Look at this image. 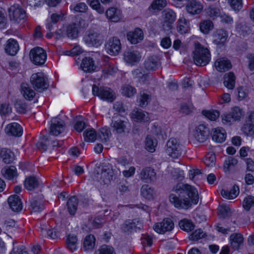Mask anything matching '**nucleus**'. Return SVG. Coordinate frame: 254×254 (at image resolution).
Returning <instances> with one entry per match:
<instances>
[{"mask_svg":"<svg viewBox=\"0 0 254 254\" xmlns=\"http://www.w3.org/2000/svg\"><path fill=\"white\" fill-rule=\"evenodd\" d=\"M39 182L35 177H29L27 178L24 182L25 188L29 190H32L38 187Z\"/></svg>","mask_w":254,"mask_h":254,"instance_id":"42","label":"nucleus"},{"mask_svg":"<svg viewBox=\"0 0 254 254\" xmlns=\"http://www.w3.org/2000/svg\"><path fill=\"white\" fill-rule=\"evenodd\" d=\"M92 93L94 96H98L101 99L112 102L115 99V93L107 87H98L96 85L92 86Z\"/></svg>","mask_w":254,"mask_h":254,"instance_id":"6","label":"nucleus"},{"mask_svg":"<svg viewBox=\"0 0 254 254\" xmlns=\"http://www.w3.org/2000/svg\"><path fill=\"white\" fill-rule=\"evenodd\" d=\"M95 238L93 235H89L87 236L83 241V249L85 251L92 250L94 247Z\"/></svg>","mask_w":254,"mask_h":254,"instance_id":"41","label":"nucleus"},{"mask_svg":"<svg viewBox=\"0 0 254 254\" xmlns=\"http://www.w3.org/2000/svg\"><path fill=\"white\" fill-rule=\"evenodd\" d=\"M42 234L44 236H48L53 239L58 237V234L53 229L47 230L44 228H41Z\"/></svg>","mask_w":254,"mask_h":254,"instance_id":"60","label":"nucleus"},{"mask_svg":"<svg viewBox=\"0 0 254 254\" xmlns=\"http://www.w3.org/2000/svg\"><path fill=\"white\" fill-rule=\"evenodd\" d=\"M221 195L224 198L227 199H234L236 198L239 193V188L238 186L234 185L230 190H222Z\"/></svg>","mask_w":254,"mask_h":254,"instance_id":"39","label":"nucleus"},{"mask_svg":"<svg viewBox=\"0 0 254 254\" xmlns=\"http://www.w3.org/2000/svg\"><path fill=\"white\" fill-rule=\"evenodd\" d=\"M141 195L145 198L150 199L153 197L154 190L148 185H144L141 189Z\"/></svg>","mask_w":254,"mask_h":254,"instance_id":"46","label":"nucleus"},{"mask_svg":"<svg viewBox=\"0 0 254 254\" xmlns=\"http://www.w3.org/2000/svg\"><path fill=\"white\" fill-rule=\"evenodd\" d=\"M0 158L5 164L11 163L14 159L13 153L6 148L0 149Z\"/></svg>","mask_w":254,"mask_h":254,"instance_id":"33","label":"nucleus"},{"mask_svg":"<svg viewBox=\"0 0 254 254\" xmlns=\"http://www.w3.org/2000/svg\"><path fill=\"white\" fill-rule=\"evenodd\" d=\"M4 131L8 136L19 137L22 134L23 129L19 124L12 123L8 124L5 127Z\"/></svg>","mask_w":254,"mask_h":254,"instance_id":"14","label":"nucleus"},{"mask_svg":"<svg viewBox=\"0 0 254 254\" xmlns=\"http://www.w3.org/2000/svg\"><path fill=\"white\" fill-rule=\"evenodd\" d=\"M186 9L187 11L192 15L198 14L201 12L202 6L200 2L192 1L187 4Z\"/></svg>","mask_w":254,"mask_h":254,"instance_id":"29","label":"nucleus"},{"mask_svg":"<svg viewBox=\"0 0 254 254\" xmlns=\"http://www.w3.org/2000/svg\"><path fill=\"white\" fill-rule=\"evenodd\" d=\"M30 58L31 62L37 65H43L47 59V54L42 48L37 47L30 52Z\"/></svg>","mask_w":254,"mask_h":254,"instance_id":"7","label":"nucleus"},{"mask_svg":"<svg viewBox=\"0 0 254 254\" xmlns=\"http://www.w3.org/2000/svg\"><path fill=\"white\" fill-rule=\"evenodd\" d=\"M10 208L14 212H19L22 209V204L19 197L16 195L10 196L8 198Z\"/></svg>","mask_w":254,"mask_h":254,"instance_id":"22","label":"nucleus"},{"mask_svg":"<svg viewBox=\"0 0 254 254\" xmlns=\"http://www.w3.org/2000/svg\"><path fill=\"white\" fill-rule=\"evenodd\" d=\"M1 172L2 176L8 180L13 179L17 176L16 169L13 166L3 168Z\"/></svg>","mask_w":254,"mask_h":254,"instance_id":"36","label":"nucleus"},{"mask_svg":"<svg viewBox=\"0 0 254 254\" xmlns=\"http://www.w3.org/2000/svg\"><path fill=\"white\" fill-rule=\"evenodd\" d=\"M163 26L165 25L169 29L171 28V25L174 23L176 19V15L174 11L170 9H165L162 11Z\"/></svg>","mask_w":254,"mask_h":254,"instance_id":"15","label":"nucleus"},{"mask_svg":"<svg viewBox=\"0 0 254 254\" xmlns=\"http://www.w3.org/2000/svg\"><path fill=\"white\" fill-rule=\"evenodd\" d=\"M235 76L233 73L229 72L224 76V85L229 89H232L235 86Z\"/></svg>","mask_w":254,"mask_h":254,"instance_id":"43","label":"nucleus"},{"mask_svg":"<svg viewBox=\"0 0 254 254\" xmlns=\"http://www.w3.org/2000/svg\"><path fill=\"white\" fill-rule=\"evenodd\" d=\"M144 66L147 70L152 71L157 69L160 66L158 57L153 55L147 57L144 62Z\"/></svg>","mask_w":254,"mask_h":254,"instance_id":"20","label":"nucleus"},{"mask_svg":"<svg viewBox=\"0 0 254 254\" xmlns=\"http://www.w3.org/2000/svg\"><path fill=\"white\" fill-rule=\"evenodd\" d=\"M63 141H57L56 139H52L50 136L44 137V140L40 144V148L42 149L44 151H46L48 146H51L53 149L56 147L62 146Z\"/></svg>","mask_w":254,"mask_h":254,"instance_id":"19","label":"nucleus"},{"mask_svg":"<svg viewBox=\"0 0 254 254\" xmlns=\"http://www.w3.org/2000/svg\"><path fill=\"white\" fill-rule=\"evenodd\" d=\"M253 206H254V196H248L244 199L243 207L246 210H250Z\"/></svg>","mask_w":254,"mask_h":254,"instance_id":"62","label":"nucleus"},{"mask_svg":"<svg viewBox=\"0 0 254 254\" xmlns=\"http://www.w3.org/2000/svg\"><path fill=\"white\" fill-rule=\"evenodd\" d=\"M238 160L232 157H228L224 162V170L225 172H229L237 164Z\"/></svg>","mask_w":254,"mask_h":254,"instance_id":"49","label":"nucleus"},{"mask_svg":"<svg viewBox=\"0 0 254 254\" xmlns=\"http://www.w3.org/2000/svg\"><path fill=\"white\" fill-rule=\"evenodd\" d=\"M139 177L142 181L149 183L156 179V173L153 168L145 167L140 171Z\"/></svg>","mask_w":254,"mask_h":254,"instance_id":"12","label":"nucleus"},{"mask_svg":"<svg viewBox=\"0 0 254 254\" xmlns=\"http://www.w3.org/2000/svg\"><path fill=\"white\" fill-rule=\"evenodd\" d=\"M67 36L71 39H75L78 36L79 30L78 26L75 23H72L67 26L66 28Z\"/></svg>","mask_w":254,"mask_h":254,"instance_id":"38","label":"nucleus"},{"mask_svg":"<svg viewBox=\"0 0 254 254\" xmlns=\"http://www.w3.org/2000/svg\"><path fill=\"white\" fill-rule=\"evenodd\" d=\"M177 31L181 34H186L190 30L189 22L185 17H180L178 21Z\"/></svg>","mask_w":254,"mask_h":254,"instance_id":"34","label":"nucleus"},{"mask_svg":"<svg viewBox=\"0 0 254 254\" xmlns=\"http://www.w3.org/2000/svg\"><path fill=\"white\" fill-rule=\"evenodd\" d=\"M242 130L247 136L253 135L254 134V124L246 120L242 128Z\"/></svg>","mask_w":254,"mask_h":254,"instance_id":"48","label":"nucleus"},{"mask_svg":"<svg viewBox=\"0 0 254 254\" xmlns=\"http://www.w3.org/2000/svg\"><path fill=\"white\" fill-rule=\"evenodd\" d=\"M179 224L181 229L188 232L192 231L194 228L192 222L188 219L181 220Z\"/></svg>","mask_w":254,"mask_h":254,"instance_id":"50","label":"nucleus"},{"mask_svg":"<svg viewBox=\"0 0 254 254\" xmlns=\"http://www.w3.org/2000/svg\"><path fill=\"white\" fill-rule=\"evenodd\" d=\"M143 227L142 223L137 219L128 220L125 222L122 229L125 232L131 233L140 230Z\"/></svg>","mask_w":254,"mask_h":254,"instance_id":"13","label":"nucleus"},{"mask_svg":"<svg viewBox=\"0 0 254 254\" xmlns=\"http://www.w3.org/2000/svg\"><path fill=\"white\" fill-rule=\"evenodd\" d=\"M182 146L178 139L171 138L167 142L166 152L173 158H178L182 153Z\"/></svg>","mask_w":254,"mask_h":254,"instance_id":"4","label":"nucleus"},{"mask_svg":"<svg viewBox=\"0 0 254 254\" xmlns=\"http://www.w3.org/2000/svg\"><path fill=\"white\" fill-rule=\"evenodd\" d=\"M141 56L139 52L137 51H127L124 54V59L125 61L131 64L140 61Z\"/></svg>","mask_w":254,"mask_h":254,"instance_id":"18","label":"nucleus"},{"mask_svg":"<svg viewBox=\"0 0 254 254\" xmlns=\"http://www.w3.org/2000/svg\"><path fill=\"white\" fill-rule=\"evenodd\" d=\"M151 132L157 136H161L162 138L164 137V136H166L165 129L158 124H154L152 125Z\"/></svg>","mask_w":254,"mask_h":254,"instance_id":"56","label":"nucleus"},{"mask_svg":"<svg viewBox=\"0 0 254 254\" xmlns=\"http://www.w3.org/2000/svg\"><path fill=\"white\" fill-rule=\"evenodd\" d=\"M216 157L214 154H208L204 158L203 162L208 167H212L215 164Z\"/></svg>","mask_w":254,"mask_h":254,"instance_id":"59","label":"nucleus"},{"mask_svg":"<svg viewBox=\"0 0 254 254\" xmlns=\"http://www.w3.org/2000/svg\"><path fill=\"white\" fill-rule=\"evenodd\" d=\"M236 121H240L243 115V111L238 107H235L230 113Z\"/></svg>","mask_w":254,"mask_h":254,"instance_id":"61","label":"nucleus"},{"mask_svg":"<svg viewBox=\"0 0 254 254\" xmlns=\"http://www.w3.org/2000/svg\"><path fill=\"white\" fill-rule=\"evenodd\" d=\"M231 246L234 250H238L243 245L244 238L239 233L232 234L230 237Z\"/></svg>","mask_w":254,"mask_h":254,"instance_id":"26","label":"nucleus"},{"mask_svg":"<svg viewBox=\"0 0 254 254\" xmlns=\"http://www.w3.org/2000/svg\"><path fill=\"white\" fill-rule=\"evenodd\" d=\"M167 4L166 0H154L149 9L151 10H160Z\"/></svg>","mask_w":254,"mask_h":254,"instance_id":"52","label":"nucleus"},{"mask_svg":"<svg viewBox=\"0 0 254 254\" xmlns=\"http://www.w3.org/2000/svg\"><path fill=\"white\" fill-rule=\"evenodd\" d=\"M96 254H116L114 248L110 246L103 245L95 252Z\"/></svg>","mask_w":254,"mask_h":254,"instance_id":"55","label":"nucleus"},{"mask_svg":"<svg viewBox=\"0 0 254 254\" xmlns=\"http://www.w3.org/2000/svg\"><path fill=\"white\" fill-rule=\"evenodd\" d=\"M199 29L200 31L204 34H207L214 28V24L210 20H204L199 23Z\"/></svg>","mask_w":254,"mask_h":254,"instance_id":"40","label":"nucleus"},{"mask_svg":"<svg viewBox=\"0 0 254 254\" xmlns=\"http://www.w3.org/2000/svg\"><path fill=\"white\" fill-rule=\"evenodd\" d=\"M30 82L35 90L40 92L49 87L48 79L43 72L33 73L30 77Z\"/></svg>","mask_w":254,"mask_h":254,"instance_id":"3","label":"nucleus"},{"mask_svg":"<svg viewBox=\"0 0 254 254\" xmlns=\"http://www.w3.org/2000/svg\"><path fill=\"white\" fill-rule=\"evenodd\" d=\"M9 16L11 20L15 22L24 19L26 17V12L18 4H14L8 9Z\"/></svg>","mask_w":254,"mask_h":254,"instance_id":"9","label":"nucleus"},{"mask_svg":"<svg viewBox=\"0 0 254 254\" xmlns=\"http://www.w3.org/2000/svg\"><path fill=\"white\" fill-rule=\"evenodd\" d=\"M214 65L216 69L220 72H224L232 67L231 62L225 58L217 59Z\"/></svg>","mask_w":254,"mask_h":254,"instance_id":"25","label":"nucleus"},{"mask_svg":"<svg viewBox=\"0 0 254 254\" xmlns=\"http://www.w3.org/2000/svg\"><path fill=\"white\" fill-rule=\"evenodd\" d=\"M83 136L85 141L94 142L97 137V134L95 129L91 128L84 131Z\"/></svg>","mask_w":254,"mask_h":254,"instance_id":"51","label":"nucleus"},{"mask_svg":"<svg viewBox=\"0 0 254 254\" xmlns=\"http://www.w3.org/2000/svg\"><path fill=\"white\" fill-rule=\"evenodd\" d=\"M122 93L127 97H130L135 94L136 89L132 86L126 84L122 86Z\"/></svg>","mask_w":254,"mask_h":254,"instance_id":"54","label":"nucleus"},{"mask_svg":"<svg viewBox=\"0 0 254 254\" xmlns=\"http://www.w3.org/2000/svg\"><path fill=\"white\" fill-rule=\"evenodd\" d=\"M78 200L75 196L70 197L66 203L67 210L71 215H74L77 210Z\"/></svg>","mask_w":254,"mask_h":254,"instance_id":"37","label":"nucleus"},{"mask_svg":"<svg viewBox=\"0 0 254 254\" xmlns=\"http://www.w3.org/2000/svg\"><path fill=\"white\" fill-rule=\"evenodd\" d=\"M213 43L216 45H223L226 42L228 34L225 30L218 29L212 34Z\"/></svg>","mask_w":254,"mask_h":254,"instance_id":"16","label":"nucleus"},{"mask_svg":"<svg viewBox=\"0 0 254 254\" xmlns=\"http://www.w3.org/2000/svg\"><path fill=\"white\" fill-rule=\"evenodd\" d=\"M112 171L108 169V170L103 168L101 172V178H103V181L105 184L107 183L108 181H110L112 174Z\"/></svg>","mask_w":254,"mask_h":254,"instance_id":"63","label":"nucleus"},{"mask_svg":"<svg viewBox=\"0 0 254 254\" xmlns=\"http://www.w3.org/2000/svg\"><path fill=\"white\" fill-rule=\"evenodd\" d=\"M77 239L76 236L69 235L67 238L66 244L67 248L71 252H73L77 249Z\"/></svg>","mask_w":254,"mask_h":254,"instance_id":"45","label":"nucleus"},{"mask_svg":"<svg viewBox=\"0 0 254 254\" xmlns=\"http://www.w3.org/2000/svg\"><path fill=\"white\" fill-rule=\"evenodd\" d=\"M105 46L107 52L111 55L116 56L118 55L121 50L120 40L117 37L110 38L106 42Z\"/></svg>","mask_w":254,"mask_h":254,"instance_id":"8","label":"nucleus"},{"mask_svg":"<svg viewBox=\"0 0 254 254\" xmlns=\"http://www.w3.org/2000/svg\"><path fill=\"white\" fill-rule=\"evenodd\" d=\"M175 193L169 195V200L178 209L187 210L197 204L199 195L196 189L187 184L179 183L173 188Z\"/></svg>","mask_w":254,"mask_h":254,"instance_id":"1","label":"nucleus"},{"mask_svg":"<svg viewBox=\"0 0 254 254\" xmlns=\"http://www.w3.org/2000/svg\"><path fill=\"white\" fill-rule=\"evenodd\" d=\"M127 124V122L118 119L112 121L111 126L113 128V131L117 133H122L125 132Z\"/></svg>","mask_w":254,"mask_h":254,"instance_id":"35","label":"nucleus"},{"mask_svg":"<svg viewBox=\"0 0 254 254\" xmlns=\"http://www.w3.org/2000/svg\"><path fill=\"white\" fill-rule=\"evenodd\" d=\"M65 123L63 120L57 117L53 118L51 121L50 134L57 136L65 129Z\"/></svg>","mask_w":254,"mask_h":254,"instance_id":"10","label":"nucleus"},{"mask_svg":"<svg viewBox=\"0 0 254 254\" xmlns=\"http://www.w3.org/2000/svg\"><path fill=\"white\" fill-rule=\"evenodd\" d=\"M70 9L74 12H85L88 9L87 5L84 2H79L70 6Z\"/></svg>","mask_w":254,"mask_h":254,"instance_id":"53","label":"nucleus"},{"mask_svg":"<svg viewBox=\"0 0 254 254\" xmlns=\"http://www.w3.org/2000/svg\"><path fill=\"white\" fill-rule=\"evenodd\" d=\"M131 118L135 121L147 122L150 118L148 114L141 110H134L131 113Z\"/></svg>","mask_w":254,"mask_h":254,"instance_id":"30","label":"nucleus"},{"mask_svg":"<svg viewBox=\"0 0 254 254\" xmlns=\"http://www.w3.org/2000/svg\"><path fill=\"white\" fill-rule=\"evenodd\" d=\"M174 223L169 218L164 219L162 221L156 223L153 226L155 232L159 234H164L166 232L171 231L174 228Z\"/></svg>","mask_w":254,"mask_h":254,"instance_id":"11","label":"nucleus"},{"mask_svg":"<svg viewBox=\"0 0 254 254\" xmlns=\"http://www.w3.org/2000/svg\"><path fill=\"white\" fill-rule=\"evenodd\" d=\"M80 67L84 72H91L96 70L97 66L93 58L85 57L82 60Z\"/></svg>","mask_w":254,"mask_h":254,"instance_id":"21","label":"nucleus"},{"mask_svg":"<svg viewBox=\"0 0 254 254\" xmlns=\"http://www.w3.org/2000/svg\"><path fill=\"white\" fill-rule=\"evenodd\" d=\"M110 130L105 128H101L97 134V138L102 142H106L109 139Z\"/></svg>","mask_w":254,"mask_h":254,"instance_id":"57","label":"nucleus"},{"mask_svg":"<svg viewBox=\"0 0 254 254\" xmlns=\"http://www.w3.org/2000/svg\"><path fill=\"white\" fill-rule=\"evenodd\" d=\"M127 38L131 44H136L143 38L142 31L139 28H136L134 31L129 32L127 34Z\"/></svg>","mask_w":254,"mask_h":254,"instance_id":"23","label":"nucleus"},{"mask_svg":"<svg viewBox=\"0 0 254 254\" xmlns=\"http://www.w3.org/2000/svg\"><path fill=\"white\" fill-rule=\"evenodd\" d=\"M107 18L114 22L119 21L122 18L121 11L114 7L109 8L106 12Z\"/></svg>","mask_w":254,"mask_h":254,"instance_id":"24","label":"nucleus"},{"mask_svg":"<svg viewBox=\"0 0 254 254\" xmlns=\"http://www.w3.org/2000/svg\"><path fill=\"white\" fill-rule=\"evenodd\" d=\"M19 50L17 42L12 39H9L5 47V51L7 54L11 56L15 55Z\"/></svg>","mask_w":254,"mask_h":254,"instance_id":"27","label":"nucleus"},{"mask_svg":"<svg viewBox=\"0 0 254 254\" xmlns=\"http://www.w3.org/2000/svg\"><path fill=\"white\" fill-rule=\"evenodd\" d=\"M203 115L211 121H215L220 115L217 110L205 111L202 112Z\"/></svg>","mask_w":254,"mask_h":254,"instance_id":"58","label":"nucleus"},{"mask_svg":"<svg viewBox=\"0 0 254 254\" xmlns=\"http://www.w3.org/2000/svg\"><path fill=\"white\" fill-rule=\"evenodd\" d=\"M44 202L41 197H34L30 201V209L35 212L41 211L44 209Z\"/></svg>","mask_w":254,"mask_h":254,"instance_id":"32","label":"nucleus"},{"mask_svg":"<svg viewBox=\"0 0 254 254\" xmlns=\"http://www.w3.org/2000/svg\"><path fill=\"white\" fill-rule=\"evenodd\" d=\"M117 68L111 63L106 64L102 70L103 74L105 77H107L109 75H113L117 72Z\"/></svg>","mask_w":254,"mask_h":254,"instance_id":"47","label":"nucleus"},{"mask_svg":"<svg viewBox=\"0 0 254 254\" xmlns=\"http://www.w3.org/2000/svg\"><path fill=\"white\" fill-rule=\"evenodd\" d=\"M21 93L24 97L28 100H32L36 95L35 92L26 83H23L21 85Z\"/></svg>","mask_w":254,"mask_h":254,"instance_id":"28","label":"nucleus"},{"mask_svg":"<svg viewBox=\"0 0 254 254\" xmlns=\"http://www.w3.org/2000/svg\"><path fill=\"white\" fill-rule=\"evenodd\" d=\"M212 139L218 143L223 142L226 137L225 130L222 128H217L213 129L212 133Z\"/></svg>","mask_w":254,"mask_h":254,"instance_id":"31","label":"nucleus"},{"mask_svg":"<svg viewBox=\"0 0 254 254\" xmlns=\"http://www.w3.org/2000/svg\"><path fill=\"white\" fill-rule=\"evenodd\" d=\"M193 53V59L196 65L203 66L209 63L211 56L209 50L198 42L194 43V50Z\"/></svg>","mask_w":254,"mask_h":254,"instance_id":"2","label":"nucleus"},{"mask_svg":"<svg viewBox=\"0 0 254 254\" xmlns=\"http://www.w3.org/2000/svg\"><path fill=\"white\" fill-rule=\"evenodd\" d=\"M207 13L213 19L220 16L221 14L219 9L213 7H209L207 9Z\"/></svg>","mask_w":254,"mask_h":254,"instance_id":"64","label":"nucleus"},{"mask_svg":"<svg viewBox=\"0 0 254 254\" xmlns=\"http://www.w3.org/2000/svg\"><path fill=\"white\" fill-rule=\"evenodd\" d=\"M209 134L208 128L203 125H200L196 127L194 137L198 141L203 142L207 139Z\"/></svg>","mask_w":254,"mask_h":254,"instance_id":"17","label":"nucleus"},{"mask_svg":"<svg viewBox=\"0 0 254 254\" xmlns=\"http://www.w3.org/2000/svg\"><path fill=\"white\" fill-rule=\"evenodd\" d=\"M157 145V141L150 135H148L145 140V148L150 152H154Z\"/></svg>","mask_w":254,"mask_h":254,"instance_id":"44","label":"nucleus"},{"mask_svg":"<svg viewBox=\"0 0 254 254\" xmlns=\"http://www.w3.org/2000/svg\"><path fill=\"white\" fill-rule=\"evenodd\" d=\"M83 41L89 47H98L102 44L103 37L97 31L89 30L85 33Z\"/></svg>","mask_w":254,"mask_h":254,"instance_id":"5","label":"nucleus"}]
</instances>
